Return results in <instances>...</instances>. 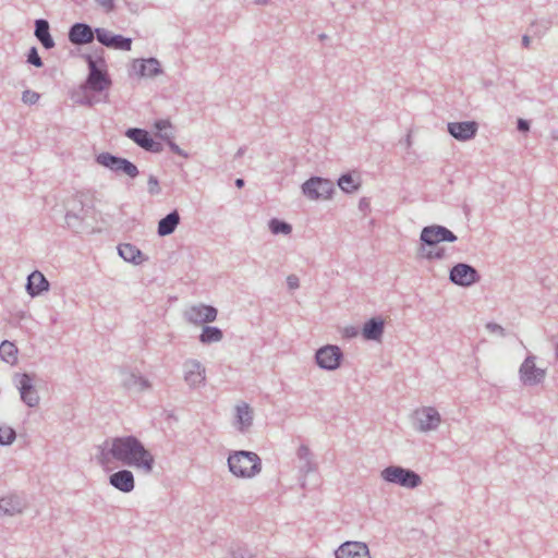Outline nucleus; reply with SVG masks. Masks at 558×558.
I'll use <instances>...</instances> for the list:
<instances>
[{"instance_id": "obj_25", "label": "nucleus", "mask_w": 558, "mask_h": 558, "mask_svg": "<svg viewBox=\"0 0 558 558\" xmlns=\"http://www.w3.org/2000/svg\"><path fill=\"white\" fill-rule=\"evenodd\" d=\"M155 129L157 130V135L159 138L166 141L172 149L177 148L172 143L173 131L172 125L169 120H159L155 123Z\"/></svg>"}, {"instance_id": "obj_38", "label": "nucleus", "mask_w": 558, "mask_h": 558, "mask_svg": "<svg viewBox=\"0 0 558 558\" xmlns=\"http://www.w3.org/2000/svg\"><path fill=\"white\" fill-rule=\"evenodd\" d=\"M235 429L240 433H247L252 426V421H235Z\"/></svg>"}, {"instance_id": "obj_6", "label": "nucleus", "mask_w": 558, "mask_h": 558, "mask_svg": "<svg viewBox=\"0 0 558 558\" xmlns=\"http://www.w3.org/2000/svg\"><path fill=\"white\" fill-rule=\"evenodd\" d=\"M95 35L99 43L109 48L125 51L131 50L132 40L130 38H125L121 35H114L105 28H96Z\"/></svg>"}, {"instance_id": "obj_40", "label": "nucleus", "mask_w": 558, "mask_h": 558, "mask_svg": "<svg viewBox=\"0 0 558 558\" xmlns=\"http://www.w3.org/2000/svg\"><path fill=\"white\" fill-rule=\"evenodd\" d=\"M422 415L425 416V418L432 420V418H439V413L433 409V408H425L422 410Z\"/></svg>"}, {"instance_id": "obj_5", "label": "nucleus", "mask_w": 558, "mask_h": 558, "mask_svg": "<svg viewBox=\"0 0 558 558\" xmlns=\"http://www.w3.org/2000/svg\"><path fill=\"white\" fill-rule=\"evenodd\" d=\"M332 191V183L319 178H312L303 184V192L311 199H328Z\"/></svg>"}, {"instance_id": "obj_43", "label": "nucleus", "mask_w": 558, "mask_h": 558, "mask_svg": "<svg viewBox=\"0 0 558 558\" xmlns=\"http://www.w3.org/2000/svg\"><path fill=\"white\" fill-rule=\"evenodd\" d=\"M149 184V191L151 193L157 192L158 190V181L155 178H150L148 181Z\"/></svg>"}, {"instance_id": "obj_8", "label": "nucleus", "mask_w": 558, "mask_h": 558, "mask_svg": "<svg viewBox=\"0 0 558 558\" xmlns=\"http://www.w3.org/2000/svg\"><path fill=\"white\" fill-rule=\"evenodd\" d=\"M16 386L20 390L22 400L29 407L38 403V395L33 386V379L27 374L16 375Z\"/></svg>"}, {"instance_id": "obj_26", "label": "nucleus", "mask_w": 558, "mask_h": 558, "mask_svg": "<svg viewBox=\"0 0 558 558\" xmlns=\"http://www.w3.org/2000/svg\"><path fill=\"white\" fill-rule=\"evenodd\" d=\"M0 359L11 365L17 362V348L13 342L5 340L0 344Z\"/></svg>"}, {"instance_id": "obj_46", "label": "nucleus", "mask_w": 558, "mask_h": 558, "mask_svg": "<svg viewBox=\"0 0 558 558\" xmlns=\"http://www.w3.org/2000/svg\"><path fill=\"white\" fill-rule=\"evenodd\" d=\"M243 184H244V181H243L242 179H238V180L235 181V185H236L238 187H242V186H243Z\"/></svg>"}, {"instance_id": "obj_48", "label": "nucleus", "mask_w": 558, "mask_h": 558, "mask_svg": "<svg viewBox=\"0 0 558 558\" xmlns=\"http://www.w3.org/2000/svg\"><path fill=\"white\" fill-rule=\"evenodd\" d=\"M141 387L142 388H147L148 384L145 380H141Z\"/></svg>"}, {"instance_id": "obj_27", "label": "nucleus", "mask_w": 558, "mask_h": 558, "mask_svg": "<svg viewBox=\"0 0 558 558\" xmlns=\"http://www.w3.org/2000/svg\"><path fill=\"white\" fill-rule=\"evenodd\" d=\"M160 72V64L156 59L142 60L138 63V74L145 77H153Z\"/></svg>"}, {"instance_id": "obj_31", "label": "nucleus", "mask_w": 558, "mask_h": 558, "mask_svg": "<svg viewBox=\"0 0 558 558\" xmlns=\"http://www.w3.org/2000/svg\"><path fill=\"white\" fill-rule=\"evenodd\" d=\"M16 438L15 430L7 425L0 426V445L8 446L11 445Z\"/></svg>"}, {"instance_id": "obj_33", "label": "nucleus", "mask_w": 558, "mask_h": 558, "mask_svg": "<svg viewBox=\"0 0 558 558\" xmlns=\"http://www.w3.org/2000/svg\"><path fill=\"white\" fill-rule=\"evenodd\" d=\"M122 158L114 157L108 153H104L98 155L97 162L101 166H105L107 168H114V163H120Z\"/></svg>"}, {"instance_id": "obj_24", "label": "nucleus", "mask_w": 558, "mask_h": 558, "mask_svg": "<svg viewBox=\"0 0 558 558\" xmlns=\"http://www.w3.org/2000/svg\"><path fill=\"white\" fill-rule=\"evenodd\" d=\"M384 330V322L381 319H371L363 327V336L368 340H377Z\"/></svg>"}, {"instance_id": "obj_21", "label": "nucleus", "mask_w": 558, "mask_h": 558, "mask_svg": "<svg viewBox=\"0 0 558 558\" xmlns=\"http://www.w3.org/2000/svg\"><path fill=\"white\" fill-rule=\"evenodd\" d=\"M185 380L191 386H196L205 380V369L198 362H189L186 364Z\"/></svg>"}, {"instance_id": "obj_11", "label": "nucleus", "mask_w": 558, "mask_h": 558, "mask_svg": "<svg viewBox=\"0 0 558 558\" xmlns=\"http://www.w3.org/2000/svg\"><path fill=\"white\" fill-rule=\"evenodd\" d=\"M336 558H371V555L364 543L347 542L336 550Z\"/></svg>"}, {"instance_id": "obj_23", "label": "nucleus", "mask_w": 558, "mask_h": 558, "mask_svg": "<svg viewBox=\"0 0 558 558\" xmlns=\"http://www.w3.org/2000/svg\"><path fill=\"white\" fill-rule=\"evenodd\" d=\"M180 217L177 211L169 214L167 217L161 219L158 223V233L161 236L171 234L177 226L179 225Z\"/></svg>"}, {"instance_id": "obj_14", "label": "nucleus", "mask_w": 558, "mask_h": 558, "mask_svg": "<svg viewBox=\"0 0 558 558\" xmlns=\"http://www.w3.org/2000/svg\"><path fill=\"white\" fill-rule=\"evenodd\" d=\"M187 317L190 322L197 325L211 323L217 317V310L204 304L192 306L187 312Z\"/></svg>"}, {"instance_id": "obj_13", "label": "nucleus", "mask_w": 558, "mask_h": 558, "mask_svg": "<svg viewBox=\"0 0 558 558\" xmlns=\"http://www.w3.org/2000/svg\"><path fill=\"white\" fill-rule=\"evenodd\" d=\"M109 86L110 80L108 78L107 73L99 70L96 66L95 61L89 60V75L87 78V87L96 92H101L107 89Z\"/></svg>"}, {"instance_id": "obj_3", "label": "nucleus", "mask_w": 558, "mask_h": 558, "mask_svg": "<svg viewBox=\"0 0 558 558\" xmlns=\"http://www.w3.org/2000/svg\"><path fill=\"white\" fill-rule=\"evenodd\" d=\"M456 239V235L445 227H425L421 233V240L428 248L423 247V255L428 258H441L445 255V251L437 248V245L440 242H453Z\"/></svg>"}, {"instance_id": "obj_36", "label": "nucleus", "mask_w": 558, "mask_h": 558, "mask_svg": "<svg viewBox=\"0 0 558 558\" xmlns=\"http://www.w3.org/2000/svg\"><path fill=\"white\" fill-rule=\"evenodd\" d=\"M252 414V410L246 403H241L236 407V417L244 418Z\"/></svg>"}, {"instance_id": "obj_47", "label": "nucleus", "mask_w": 558, "mask_h": 558, "mask_svg": "<svg viewBox=\"0 0 558 558\" xmlns=\"http://www.w3.org/2000/svg\"><path fill=\"white\" fill-rule=\"evenodd\" d=\"M122 169V165L120 163H114V168H112V170H116V171H121Z\"/></svg>"}, {"instance_id": "obj_45", "label": "nucleus", "mask_w": 558, "mask_h": 558, "mask_svg": "<svg viewBox=\"0 0 558 558\" xmlns=\"http://www.w3.org/2000/svg\"><path fill=\"white\" fill-rule=\"evenodd\" d=\"M522 41H523L524 47L527 48L530 46V37L529 36H523Z\"/></svg>"}, {"instance_id": "obj_42", "label": "nucleus", "mask_w": 558, "mask_h": 558, "mask_svg": "<svg viewBox=\"0 0 558 558\" xmlns=\"http://www.w3.org/2000/svg\"><path fill=\"white\" fill-rule=\"evenodd\" d=\"M288 284L291 289L299 287V279L295 276L288 277Z\"/></svg>"}, {"instance_id": "obj_41", "label": "nucleus", "mask_w": 558, "mask_h": 558, "mask_svg": "<svg viewBox=\"0 0 558 558\" xmlns=\"http://www.w3.org/2000/svg\"><path fill=\"white\" fill-rule=\"evenodd\" d=\"M97 4L101 7L107 12H110L114 8L113 0H96Z\"/></svg>"}, {"instance_id": "obj_4", "label": "nucleus", "mask_w": 558, "mask_h": 558, "mask_svg": "<svg viewBox=\"0 0 558 558\" xmlns=\"http://www.w3.org/2000/svg\"><path fill=\"white\" fill-rule=\"evenodd\" d=\"M380 477L387 483L410 489L416 488L422 484V477L416 472L399 465L385 468L380 472Z\"/></svg>"}, {"instance_id": "obj_44", "label": "nucleus", "mask_w": 558, "mask_h": 558, "mask_svg": "<svg viewBox=\"0 0 558 558\" xmlns=\"http://www.w3.org/2000/svg\"><path fill=\"white\" fill-rule=\"evenodd\" d=\"M518 129H519L520 131H523V132L529 131V123H527V121H525V120H523V119H520V120L518 121Z\"/></svg>"}, {"instance_id": "obj_20", "label": "nucleus", "mask_w": 558, "mask_h": 558, "mask_svg": "<svg viewBox=\"0 0 558 558\" xmlns=\"http://www.w3.org/2000/svg\"><path fill=\"white\" fill-rule=\"evenodd\" d=\"M49 288V282L40 271H34L28 276L27 280V292L32 296H36Z\"/></svg>"}, {"instance_id": "obj_1", "label": "nucleus", "mask_w": 558, "mask_h": 558, "mask_svg": "<svg viewBox=\"0 0 558 558\" xmlns=\"http://www.w3.org/2000/svg\"><path fill=\"white\" fill-rule=\"evenodd\" d=\"M98 462L107 466L116 461L134 468L145 475L151 474L155 466L154 454L135 436H120L107 439L99 447Z\"/></svg>"}, {"instance_id": "obj_18", "label": "nucleus", "mask_w": 558, "mask_h": 558, "mask_svg": "<svg viewBox=\"0 0 558 558\" xmlns=\"http://www.w3.org/2000/svg\"><path fill=\"white\" fill-rule=\"evenodd\" d=\"M299 460V469L303 474H308L317 469V464L314 461V456L306 445H301L296 451Z\"/></svg>"}, {"instance_id": "obj_49", "label": "nucleus", "mask_w": 558, "mask_h": 558, "mask_svg": "<svg viewBox=\"0 0 558 558\" xmlns=\"http://www.w3.org/2000/svg\"><path fill=\"white\" fill-rule=\"evenodd\" d=\"M556 355L558 356V343H557V347H556Z\"/></svg>"}, {"instance_id": "obj_2", "label": "nucleus", "mask_w": 558, "mask_h": 558, "mask_svg": "<svg viewBox=\"0 0 558 558\" xmlns=\"http://www.w3.org/2000/svg\"><path fill=\"white\" fill-rule=\"evenodd\" d=\"M228 466L234 476L252 478L262 471V461L255 452L241 450L229 456Z\"/></svg>"}, {"instance_id": "obj_37", "label": "nucleus", "mask_w": 558, "mask_h": 558, "mask_svg": "<svg viewBox=\"0 0 558 558\" xmlns=\"http://www.w3.org/2000/svg\"><path fill=\"white\" fill-rule=\"evenodd\" d=\"M28 62L34 64L35 66H41L43 65V62H41V59L40 57L38 56V52L36 50V48H32L29 53H28Z\"/></svg>"}, {"instance_id": "obj_29", "label": "nucleus", "mask_w": 558, "mask_h": 558, "mask_svg": "<svg viewBox=\"0 0 558 558\" xmlns=\"http://www.w3.org/2000/svg\"><path fill=\"white\" fill-rule=\"evenodd\" d=\"M341 190L344 192L351 193L360 186L359 177H353L351 174H344L339 179L338 182Z\"/></svg>"}, {"instance_id": "obj_19", "label": "nucleus", "mask_w": 558, "mask_h": 558, "mask_svg": "<svg viewBox=\"0 0 558 558\" xmlns=\"http://www.w3.org/2000/svg\"><path fill=\"white\" fill-rule=\"evenodd\" d=\"M24 510V504L22 499L15 495L0 498V517L22 513Z\"/></svg>"}, {"instance_id": "obj_35", "label": "nucleus", "mask_w": 558, "mask_h": 558, "mask_svg": "<svg viewBox=\"0 0 558 558\" xmlns=\"http://www.w3.org/2000/svg\"><path fill=\"white\" fill-rule=\"evenodd\" d=\"M120 165H122L121 171L126 173L128 175L134 178L137 175L138 171L137 168L130 161L122 159Z\"/></svg>"}, {"instance_id": "obj_30", "label": "nucleus", "mask_w": 558, "mask_h": 558, "mask_svg": "<svg viewBox=\"0 0 558 558\" xmlns=\"http://www.w3.org/2000/svg\"><path fill=\"white\" fill-rule=\"evenodd\" d=\"M222 339V332L216 327H205L201 335V341L203 343L217 342Z\"/></svg>"}, {"instance_id": "obj_32", "label": "nucleus", "mask_w": 558, "mask_h": 558, "mask_svg": "<svg viewBox=\"0 0 558 558\" xmlns=\"http://www.w3.org/2000/svg\"><path fill=\"white\" fill-rule=\"evenodd\" d=\"M440 421H415L413 428L421 433L436 430Z\"/></svg>"}, {"instance_id": "obj_15", "label": "nucleus", "mask_w": 558, "mask_h": 558, "mask_svg": "<svg viewBox=\"0 0 558 558\" xmlns=\"http://www.w3.org/2000/svg\"><path fill=\"white\" fill-rule=\"evenodd\" d=\"M126 136L138 144L146 150L158 153L161 150L160 144L155 142L147 131L142 129H130L126 131Z\"/></svg>"}, {"instance_id": "obj_7", "label": "nucleus", "mask_w": 558, "mask_h": 558, "mask_svg": "<svg viewBox=\"0 0 558 558\" xmlns=\"http://www.w3.org/2000/svg\"><path fill=\"white\" fill-rule=\"evenodd\" d=\"M545 378V369L536 367L534 357H527L520 367V379L524 385H536Z\"/></svg>"}, {"instance_id": "obj_17", "label": "nucleus", "mask_w": 558, "mask_h": 558, "mask_svg": "<svg viewBox=\"0 0 558 558\" xmlns=\"http://www.w3.org/2000/svg\"><path fill=\"white\" fill-rule=\"evenodd\" d=\"M94 34L88 25L77 23L71 27L69 39L75 45L89 44L94 39Z\"/></svg>"}, {"instance_id": "obj_34", "label": "nucleus", "mask_w": 558, "mask_h": 558, "mask_svg": "<svg viewBox=\"0 0 558 558\" xmlns=\"http://www.w3.org/2000/svg\"><path fill=\"white\" fill-rule=\"evenodd\" d=\"M269 228L274 234H278V233L289 234L291 232L290 225H288L283 221H279L277 219H272L269 222Z\"/></svg>"}, {"instance_id": "obj_16", "label": "nucleus", "mask_w": 558, "mask_h": 558, "mask_svg": "<svg viewBox=\"0 0 558 558\" xmlns=\"http://www.w3.org/2000/svg\"><path fill=\"white\" fill-rule=\"evenodd\" d=\"M449 133L459 141H466L475 136L477 124L475 122H452L448 124Z\"/></svg>"}, {"instance_id": "obj_10", "label": "nucleus", "mask_w": 558, "mask_h": 558, "mask_svg": "<svg viewBox=\"0 0 558 558\" xmlns=\"http://www.w3.org/2000/svg\"><path fill=\"white\" fill-rule=\"evenodd\" d=\"M109 484L122 493H131L135 487L134 475L130 470H119L109 476Z\"/></svg>"}, {"instance_id": "obj_28", "label": "nucleus", "mask_w": 558, "mask_h": 558, "mask_svg": "<svg viewBox=\"0 0 558 558\" xmlns=\"http://www.w3.org/2000/svg\"><path fill=\"white\" fill-rule=\"evenodd\" d=\"M120 256L132 263H140L142 260V255L140 250H137L134 245L125 243L119 246Z\"/></svg>"}, {"instance_id": "obj_22", "label": "nucleus", "mask_w": 558, "mask_h": 558, "mask_svg": "<svg viewBox=\"0 0 558 558\" xmlns=\"http://www.w3.org/2000/svg\"><path fill=\"white\" fill-rule=\"evenodd\" d=\"M35 35L46 49H50L53 47L54 43L50 36L49 24L47 21H45V20L36 21Z\"/></svg>"}, {"instance_id": "obj_12", "label": "nucleus", "mask_w": 558, "mask_h": 558, "mask_svg": "<svg viewBox=\"0 0 558 558\" xmlns=\"http://www.w3.org/2000/svg\"><path fill=\"white\" fill-rule=\"evenodd\" d=\"M450 279L457 284L470 286L477 280V272L466 264H458L451 269Z\"/></svg>"}, {"instance_id": "obj_9", "label": "nucleus", "mask_w": 558, "mask_h": 558, "mask_svg": "<svg viewBox=\"0 0 558 558\" xmlns=\"http://www.w3.org/2000/svg\"><path fill=\"white\" fill-rule=\"evenodd\" d=\"M341 352L336 345H326L316 353V360L320 367L335 369L339 366Z\"/></svg>"}, {"instance_id": "obj_39", "label": "nucleus", "mask_w": 558, "mask_h": 558, "mask_svg": "<svg viewBox=\"0 0 558 558\" xmlns=\"http://www.w3.org/2000/svg\"><path fill=\"white\" fill-rule=\"evenodd\" d=\"M39 95L32 90H26L23 93V101L27 104H34L38 100Z\"/></svg>"}]
</instances>
